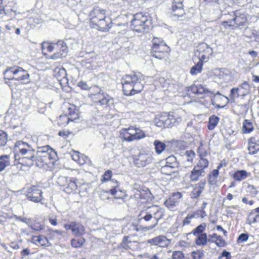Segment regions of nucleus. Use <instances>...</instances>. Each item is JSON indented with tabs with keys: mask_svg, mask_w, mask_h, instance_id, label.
Masks as SVG:
<instances>
[{
	"mask_svg": "<svg viewBox=\"0 0 259 259\" xmlns=\"http://www.w3.org/2000/svg\"><path fill=\"white\" fill-rule=\"evenodd\" d=\"M169 51V47L165 43H162L159 46H152L151 54L155 58L163 59L167 57Z\"/></svg>",
	"mask_w": 259,
	"mask_h": 259,
	"instance_id": "nucleus-8",
	"label": "nucleus"
},
{
	"mask_svg": "<svg viewBox=\"0 0 259 259\" xmlns=\"http://www.w3.org/2000/svg\"><path fill=\"white\" fill-rule=\"evenodd\" d=\"M206 183V182L205 179L202 180L197 184L195 187L202 192L205 187Z\"/></svg>",
	"mask_w": 259,
	"mask_h": 259,
	"instance_id": "nucleus-58",
	"label": "nucleus"
},
{
	"mask_svg": "<svg viewBox=\"0 0 259 259\" xmlns=\"http://www.w3.org/2000/svg\"><path fill=\"white\" fill-rule=\"evenodd\" d=\"M14 151L21 155H30L29 157H33V148L28 143L21 141L16 142Z\"/></svg>",
	"mask_w": 259,
	"mask_h": 259,
	"instance_id": "nucleus-10",
	"label": "nucleus"
},
{
	"mask_svg": "<svg viewBox=\"0 0 259 259\" xmlns=\"http://www.w3.org/2000/svg\"><path fill=\"white\" fill-rule=\"evenodd\" d=\"M182 194L180 192L174 193L164 202L165 205L169 209H172L177 205L180 199L182 197Z\"/></svg>",
	"mask_w": 259,
	"mask_h": 259,
	"instance_id": "nucleus-18",
	"label": "nucleus"
},
{
	"mask_svg": "<svg viewBox=\"0 0 259 259\" xmlns=\"http://www.w3.org/2000/svg\"><path fill=\"white\" fill-rule=\"evenodd\" d=\"M248 144V150L250 154H254L259 151V141L255 137L249 139Z\"/></svg>",
	"mask_w": 259,
	"mask_h": 259,
	"instance_id": "nucleus-21",
	"label": "nucleus"
},
{
	"mask_svg": "<svg viewBox=\"0 0 259 259\" xmlns=\"http://www.w3.org/2000/svg\"><path fill=\"white\" fill-rule=\"evenodd\" d=\"M85 239L84 238H80L78 239H72L71 244L72 247L74 248H78L81 247L84 243Z\"/></svg>",
	"mask_w": 259,
	"mask_h": 259,
	"instance_id": "nucleus-34",
	"label": "nucleus"
},
{
	"mask_svg": "<svg viewBox=\"0 0 259 259\" xmlns=\"http://www.w3.org/2000/svg\"><path fill=\"white\" fill-rule=\"evenodd\" d=\"M163 117L164 118V122L165 124V128L171 127V124L170 121L169 114L165 113V114L163 115Z\"/></svg>",
	"mask_w": 259,
	"mask_h": 259,
	"instance_id": "nucleus-54",
	"label": "nucleus"
},
{
	"mask_svg": "<svg viewBox=\"0 0 259 259\" xmlns=\"http://www.w3.org/2000/svg\"><path fill=\"white\" fill-rule=\"evenodd\" d=\"M136 133L134 134H125L124 135L125 141L131 142L136 140H140L145 137L146 135L144 132L141 129L137 128Z\"/></svg>",
	"mask_w": 259,
	"mask_h": 259,
	"instance_id": "nucleus-20",
	"label": "nucleus"
},
{
	"mask_svg": "<svg viewBox=\"0 0 259 259\" xmlns=\"http://www.w3.org/2000/svg\"><path fill=\"white\" fill-rule=\"evenodd\" d=\"M111 182L114 185L112 186L113 188L110 190L111 194L113 195H116L117 192V188L119 185V183L117 180L111 179Z\"/></svg>",
	"mask_w": 259,
	"mask_h": 259,
	"instance_id": "nucleus-45",
	"label": "nucleus"
},
{
	"mask_svg": "<svg viewBox=\"0 0 259 259\" xmlns=\"http://www.w3.org/2000/svg\"><path fill=\"white\" fill-rule=\"evenodd\" d=\"M69 178L64 176L59 177L58 179V183L60 185L65 188Z\"/></svg>",
	"mask_w": 259,
	"mask_h": 259,
	"instance_id": "nucleus-50",
	"label": "nucleus"
},
{
	"mask_svg": "<svg viewBox=\"0 0 259 259\" xmlns=\"http://www.w3.org/2000/svg\"><path fill=\"white\" fill-rule=\"evenodd\" d=\"M203 64L202 62L198 60L197 64L191 68L190 70V73L192 75H195L200 73L202 70Z\"/></svg>",
	"mask_w": 259,
	"mask_h": 259,
	"instance_id": "nucleus-32",
	"label": "nucleus"
},
{
	"mask_svg": "<svg viewBox=\"0 0 259 259\" xmlns=\"http://www.w3.org/2000/svg\"><path fill=\"white\" fill-rule=\"evenodd\" d=\"M163 209L157 205H152L143 210L139 214L141 220L143 219L146 222L152 221L153 224L148 226V230H152L158 224V221L163 216Z\"/></svg>",
	"mask_w": 259,
	"mask_h": 259,
	"instance_id": "nucleus-2",
	"label": "nucleus"
},
{
	"mask_svg": "<svg viewBox=\"0 0 259 259\" xmlns=\"http://www.w3.org/2000/svg\"><path fill=\"white\" fill-rule=\"evenodd\" d=\"M172 259H183L184 255L181 251H175L172 253Z\"/></svg>",
	"mask_w": 259,
	"mask_h": 259,
	"instance_id": "nucleus-53",
	"label": "nucleus"
},
{
	"mask_svg": "<svg viewBox=\"0 0 259 259\" xmlns=\"http://www.w3.org/2000/svg\"><path fill=\"white\" fill-rule=\"evenodd\" d=\"M202 192L200 190L195 187L193 190L190 193V196L192 198H197L200 196Z\"/></svg>",
	"mask_w": 259,
	"mask_h": 259,
	"instance_id": "nucleus-48",
	"label": "nucleus"
},
{
	"mask_svg": "<svg viewBox=\"0 0 259 259\" xmlns=\"http://www.w3.org/2000/svg\"><path fill=\"white\" fill-rule=\"evenodd\" d=\"M155 152L156 153L161 154L165 149V144L159 140H156L153 142Z\"/></svg>",
	"mask_w": 259,
	"mask_h": 259,
	"instance_id": "nucleus-28",
	"label": "nucleus"
},
{
	"mask_svg": "<svg viewBox=\"0 0 259 259\" xmlns=\"http://www.w3.org/2000/svg\"><path fill=\"white\" fill-rule=\"evenodd\" d=\"M143 81V76L140 73L124 75L121 80L124 94L132 96L140 93L144 88Z\"/></svg>",
	"mask_w": 259,
	"mask_h": 259,
	"instance_id": "nucleus-1",
	"label": "nucleus"
},
{
	"mask_svg": "<svg viewBox=\"0 0 259 259\" xmlns=\"http://www.w3.org/2000/svg\"><path fill=\"white\" fill-rule=\"evenodd\" d=\"M134 164L138 167H144L153 162L152 156L147 153H140L132 156Z\"/></svg>",
	"mask_w": 259,
	"mask_h": 259,
	"instance_id": "nucleus-7",
	"label": "nucleus"
},
{
	"mask_svg": "<svg viewBox=\"0 0 259 259\" xmlns=\"http://www.w3.org/2000/svg\"><path fill=\"white\" fill-rule=\"evenodd\" d=\"M50 152L44 153L40 155H36V160L37 161L41 160L42 162L46 163L47 159H51L50 155Z\"/></svg>",
	"mask_w": 259,
	"mask_h": 259,
	"instance_id": "nucleus-43",
	"label": "nucleus"
},
{
	"mask_svg": "<svg viewBox=\"0 0 259 259\" xmlns=\"http://www.w3.org/2000/svg\"><path fill=\"white\" fill-rule=\"evenodd\" d=\"M230 253L225 250L222 252L221 255L218 258L221 259L222 257H226V259H230Z\"/></svg>",
	"mask_w": 259,
	"mask_h": 259,
	"instance_id": "nucleus-63",
	"label": "nucleus"
},
{
	"mask_svg": "<svg viewBox=\"0 0 259 259\" xmlns=\"http://www.w3.org/2000/svg\"><path fill=\"white\" fill-rule=\"evenodd\" d=\"M93 98L96 100V102L100 103L102 105H107L112 101V98L106 93L102 91L96 94L92 95Z\"/></svg>",
	"mask_w": 259,
	"mask_h": 259,
	"instance_id": "nucleus-17",
	"label": "nucleus"
},
{
	"mask_svg": "<svg viewBox=\"0 0 259 259\" xmlns=\"http://www.w3.org/2000/svg\"><path fill=\"white\" fill-rule=\"evenodd\" d=\"M213 53L211 48L209 47L206 43L199 44L194 52V60L197 59L202 62H206L209 59V56Z\"/></svg>",
	"mask_w": 259,
	"mask_h": 259,
	"instance_id": "nucleus-5",
	"label": "nucleus"
},
{
	"mask_svg": "<svg viewBox=\"0 0 259 259\" xmlns=\"http://www.w3.org/2000/svg\"><path fill=\"white\" fill-rule=\"evenodd\" d=\"M247 191L249 193L252 197H255L258 192L256 188L253 185H250L247 186Z\"/></svg>",
	"mask_w": 259,
	"mask_h": 259,
	"instance_id": "nucleus-49",
	"label": "nucleus"
},
{
	"mask_svg": "<svg viewBox=\"0 0 259 259\" xmlns=\"http://www.w3.org/2000/svg\"><path fill=\"white\" fill-rule=\"evenodd\" d=\"M56 50L59 51L58 52L62 57H65L67 54L68 48L63 40H59L56 43Z\"/></svg>",
	"mask_w": 259,
	"mask_h": 259,
	"instance_id": "nucleus-25",
	"label": "nucleus"
},
{
	"mask_svg": "<svg viewBox=\"0 0 259 259\" xmlns=\"http://www.w3.org/2000/svg\"><path fill=\"white\" fill-rule=\"evenodd\" d=\"M217 178L213 177L212 176H211L210 175H209L208 176V183L210 185H214L217 184Z\"/></svg>",
	"mask_w": 259,
	"mask_h": 259,
	"instance_id": "nucleus-64",
	"label": "nucleus"
},
{
	"mask_svg": "<svg viewBox=\"0 0 259 259\" xmlns=\"http://www.w3.org/2000/svg\"><path fill=\"white\" fill-rule=\"evenodd\" d=\"M219 120V117L214 115L210 116L207 125L208 128L210 130H213L214 127L217 125Z\"/></svg>",
	"mask_w": 259,
	"mask_h": 259,
	"instance_id": "nucleus-30",
	"label": "nucleus"
},
{
	"mask_svg": "<svg viewBox=\"0 0 259 259\" xmlns=\"http://www.w3.org/2000/svg\"><path fill=\"white\" fill-rule=\"evenodd\" d=\"M147 242L151 245L165 248L167 247L169 245L171 241L165 236L161 235L147 240Z\"/></svg>",
	"mask_w": 259,
	"mask_h": 259,
	"instance_id": "nucleus-11",
	"label": "nucleus"
},
{
	"mask_svg": "<svg viewBox=\"0 0 259 259\" xmlns=\"http://www.w3.org/2000/svg\"><path fill=\"white\" fill-rule=\"evenodd\" d=\"M240 87L242 89H245L246 91V93H244L243 94V96H245L247 94V93H248L249 92L250 89V85L247 81H244L243 83H242L240 85Z\"/></svg>",
	"mask_w": 259,
	"mask_h": 259,
	"instance_id": "nucleus-56",
	"label": "nucleus"
},
{
	"mask_svg": "<svg viewBox=\"0 0 259 259\" xmlns=\"http://www.w3.org/2000/svg\"><path fill=\"white\" fill-rule=\"evenodd\" d=\"M235 16L232 19H230L224 21L223 24L225 27L227 26H233L235 25L237 27L245 26L248 24L247 14L245 13H240L239 11H236Z\"/></svg>",
	"mask_w": 259,
	"mask_h": 259,
	"instance_id": "nucleus-6",
	"label": "nucleus"
},
{
	"mask_svg": "<svg viewBox=\"0 0 259 259\" xmlns=\"http://www.w3.org/2000/svg\"><path fill=\"white\" fill-rule=\"evenodd\" d=\"M70 118L66 115H60L58 119V123L60 125H66L69 123Z\"/></svg>",
	"mask_w": 259,
	"mask_h": 259,
	"instance_id": "nucleus-40",
	"label": "nucleus"
},
{
	"mask_svg": "<svg viewBox=\"0 0 259 259\" xmlns=\"http://www.w3.org/2000/svg\"><path fill=\"white\" fill-rule=\"evenodd\" d=\"M169 114V117L170 119V121L171 124V126L172 125H178L180 122L182 121V119L180 117H178L176 116H175L173 114Z\"/></svg>",
	"mask_w": 259,
	"mask_h": 259,
	"instance_id": "nucleus-39",
	"label": "nucleus"
},
{
	"mask_svg": "<svg viewBox=\"0 0 259 259\" xmlns=\"http://www.w3.org/2000/svg\"><path fill=\"white\" fill-rule=\"evenodd\" d=\"M8 135L6 133L0 131V147L4 146L7 142Z\"/></svg>",
	"mask_w": 259,
	"mask_h": 259,
	"instance_id": "nucleus-41",
	"label": "nucleus"
},
{
	"mask_svg": "<svg viewBox=\"0 0 259 259\" xmlns=\"http://www.w3.org/2000/svg\"><path fill=\"white\" fill-rule=\"evenodd\" d=\"M129 237L128 236H124L122 239V242L120 243L119 245V249H123L125 250H128L130 249V247L128 245V242H131V241H128Z\"/></svg>",
	"mask_w": 259,
	"mask_h": 259,
	"instance_id": "nucleus-37",
	"label": "nucleus"
},
{
	"mask_svg": "<svg viewBox=\"0 0 259 259\" xmlns=\"http://www.w3.org/2000/svg\"><path fill=\"white\" fill-rule=\"evenodd\" d=\"M205 175L204 170L197 168L195 166L191 171L190 179L191 182H196L199 180L200 177H203Z\"/></svg>",
	"mask_w": 259,
	"mask_h": 259,
	"instance_id": "nucleus-23",
	"label": "nucleus"
},
{
	"mask_svg": "<svg viewBox=\"0 0 259 259\" xmlns=\"http://www.w3.org/2000/svg\"><path fill=\"white\" fill-rule=\"evenodd\" d=\"M187 89V91L189 94L191 93L197 95H206V97L210 96L213 94V93L207 89L205 85L201 84H194L191 86L188 87ZM205 97L206 96H204L202 98Z\"/></svg>",
	"mask_w": 259,
	"mask_h": 259,
	"instance_id": "nucleus-9",
	"label": "nucleus"
},
{
	"mask_svg": "<svg viewBox=\"0 0 259 259\" xmlns=\"http://www.w3.org/2000/svg\"><path fill=\"white\" fill-rule=\"evenodd\" d=\"M72 159L79 164H82L83 163L80 161V157L78 152H75L72 155Z\"/></svg>",
	"mask_w": 259,
	"mask_h": 259,
	"instance_id": "nucleus-62",
	"label": "nucleus"
},
{
	"mask_svg": "<svg viewBox=\"0 0 259 259\" xmlns=\"http://www.w3.org/2000/svg\"><path fill=\"white\" fill-rule=\"evenodd\" d=\"M164 119V118L163 117V115L156 117L154 119L155 124L158 127L165 128Z\"/></svg>",
	"mask_w": 259,
	"mask_h": 259,
	"instance_id": "nucleus-38",
	"label": "nucleus"
},
{
	"mask_svg": "<svg viewBox=\"0 0 259 259\" xmlns=\"http://www.w3.org/2000/svg\"><path fill=\"white\" fill-rule=\"evenodd\" d=\"M16 220L17 221L23 222V223L26 224L27 225H28V226L30 225V221H31L30 219H28L26 218H23L20 216H16Z\"/></svg>",
	"mask_w": 259,
	"mask_h": 259,
	"instance_id": "nucleus-57",
	"label": "nucleus"
},
{
	"mask_svg": "<svg viewBox=\"0 0 259 259\" xmlns=\"http://www.w3.org/2000/svg\"><path fill=\"white\" fill-rule=\"evenodd\" d=\"M16 12L3 5V0H0V19L2 21H8L15 18Z\"/></svg>",
	"mask_w": 259,
	"mask_h": 259,
	"instance_id": "nucleus-14",
	"label": "nucleus"
},
{
	"mask_svg": "<svg viewBox=\"0 0 259 259\" xmlns=\"http://www.w3.org/2000/svg\"><path fill=\"white\" fill-rule=\"evenodd\" d=\"M204 256V252L202 250H198L192 252V256L193 259H201Z\"/></svg>",
	"mask_w": 259,
	"mask_h": 259,
	"instance_id": "nucleus-46",
	"label": "nucleus"
},
{
	"mask_svg": "<svg viewBox=\"0 0 259 259\" xmlns=\"http://www.w3.org/2000/svg\"><path fill=\"white\" fill-rule=\"evenodd\" d=\"M184 0H173L171 6L172 13L178 17L182 16L185 12L183 10V2Z\"/></svg>",
	"mask_w": 259,
	"mask_h": 259,
	"instance_id": "nucleus-19",
	"label": "nucleus"
},
{
	"mask_svg": "<svg viewBox=\"0 0 259 259\" xmlns=\"http://www.w3.org/2000/svg\"><path fill=\"white\" fill-rule=\"evenodd\" d=\"M195 156V152L193 150L187 151L186 152V159L187 162L191 164Z\"/></svg>",
	"mask_w": 259,
	"mask_h": 259,
	"instance_id": "nucleus-44",
	"label": "nucleus"
},
{
	"mask_svg": "<svg viewBox=\"0 0 259 259\" xmlns=\"http://www.w3.org/2000/svg\"><path fill=\"white\" fill-rule=\"evenodd\" d=\"M209 162L205 158H201L197 165L195 166L197 168L204 170V168L208 167Z\"/></svg>",
	"mask_w": 259,
	"mask_h": 259,
	"instance_id": "nucleus-36",
	"label": "nucleus"
},
{
	"mask_svg": "<svg viewBox=\"0 0 259 259\" xmlns=\"http://www.w3.org/2000/svg\"><path fill=\"white\" fill-rule=\"evenodd\" d=\"M10 165L9 156L3 155L0 156V171H2Z\"/></svg>",
	"mask_w": 259,
	"mask_h": 259,
	"instance_id": "nucleus-29",
	"label": "nucleus"
},
{
	"mask_svg": "<svg viewBox=\"0 0 259 259\" xmlns=\"http://www.w3.org/2000/svg\"><path fill=\"white\" fill-rule=\"evenodd\" d=\"M112 22L111 18L105 16L104 18L100 20L99 22L93 26V27L96 28L102 31H108L112 27Z\"/></svg>",
	"mask_w": 259,
	"mask_h": 259,
	"instance_id": "nucleus-16",
	"label": "nucleus"
},
{
	"mask_svg": "<svg viewBox=\"0 0 259 259\" xmlns=\"http://www.w3.org/2000/svg\"><path fill=\"white\" fill-rule=\"evenodd\" d=\"M5 80H15L21 83H28L29 81V74L27 71L18 66L7 68L4 71Z\"/></svg>",
	"mask_w": 259,
	"mask_h": 259,
	"instance_id": "nucleus-4",
	"label": "nucleus"
},
{
	"mask_svg": "<svg viewBox=\"0 0 259 259\" xmlns=\"http://www.w3.org/2000/svg\"><path fill=\"white\" fill-rule=\"evenodd\" d=\"M112 176V172L111 170H108L105 172V173L103 175L102 177L103 179L102 181H108L111 179V177Z\"/></svg>",
	"mask_w": 259,
	"mask_h": 259,
	"instance_id": "nucleus-52",
	"label": "nucleus"
},
{
	"mask_svg": "<svg viewBox=\"0 0 259 259\" xmlns=\"http://www.w3.org/2000/svg\"><path fill=\"white\" fill-rule=\"evenodd\" d=\"M48 152H50V155L51 156V159H54L55 160L57 158V152L49 146L38 147L37 152V155H42V154H44V153Z\"/></svg>",
	"mask_w": 259,
	"mask_h": 259,
	"instance_id": "nucleus-22",
	"label": "nucleus"
},
{
	"mask_svg": "<svg viewBox=\"0 0 259 259\" xmlns=\"http://www.w3.org/2000/svg\"><path fill=\"white\" fill-rule=\"evenodd\" d=\"M64 228L66 230H71L72 234L76 236H82L85 232V228L82 224L75 222L65 225Z\"/></svg>",
	"mask_w": 259,
	"mask_h": 259,
	"instance_id": "nucleus-12",
	"label": "nucleus"
},
{
	"mask_svg": "<svg viewBox=\"0 0 259 259\" xmlns=\"http://www.w3.org/2000/svg\"><path fill=\"white\" fill-rule=\"evenodd\" d=\"M137 128H134L133 127H129L128 128H126L124 130V132H123L122 133V137L123 138V139L125 140V137H124V135H125V134H128L130 135V134H135L136 133V130H137Z\"/></svg>",
	"mask_w": 259,
	"mask_h": 259,
	"instance_id": "nucleus-55",
	"label": "nucleus"
},
{
	"mask_svg": "<svg viewBox=\"0 0 259 259\" xmlns=\"http://www.w3.org/2000/svg\"><path fill=\"white\" fill-rule=\"evenodd\" d=\"M206 225L205 224H202L197 226L192 231L193 235L195 236L200 235L202 234H205L203 232L205 230Z\"/></svg>",
	"mask_w": 259,
	"mask_h": 259,
	"instance_id": "nucleus-33",
	"label": "nucleus"
},
{
	"mask_svg": "<svg viewBox=\"0 0 259 259\" xmlns=\"http://www.w3.org/2000/svg\"><path fill=\"white\" fill-rule=\"evenodd\" d=\"M45 49H47L48 51L51 52L54 49H56V44H55L54 46H52L48 43H43L42 44V50H44Z\"/></svg>",
	"mask_w": 259,
	"mask_h": 259,
	"instance_id": "nucleus-51",
	"label": "nucleus"
},
{
	"mask_svg": "<svg viewBox=\"0 0 259 259\" xmlns=\"http://www.w3.org/2000/svg\"><path fill=\"white\" fill-rule=\"evenodd\" d=\"M41 194L42 191L40 189L35 186H32L29 189L26 196L30 200L38 202L42 198Z\"/></svg>",
	"mask_w": 259,
	"mask_h": 259,
	"instance_id": "nucleus-15",
	"label": "nucleus"
},
{
	"mask_svg": "<svg viewBox=\"0 0 259 259\" xmlns=\"http://www.w3.org/2000/svg\"><path fill=\"white\" fill-rule=\"evenodd\" d=\"M195 243L197 246H204L207 244V241L210 242V239H207L206 234L196 236Z\"/></svg>",
	"mask_w": 259,
	"mask_h": 259,
	"instance_id": "nucleus-27",
	"label": "nucleus"
},
{
	"mask_svg": "<svg viewBox=\"0 0 259 259\" xmlns=\"http://www.w3.org/2000/svg\"><path fill=\"white\" fill-rule=\"evenodd\" d=\"M248 239V235L247 234L242 233L239 236L238 238V240L244 242L247 241Z\"/></svg>",
	"mask_w": 259,
	"mask_h": 259,
	"instance_id": "nucleus-61",
	"label": "nucleus"
},
{
	"mask_svg": "<svg viewBox=\"0 0 259 259\" xmlns=\"http://www.w3.org/2000/svg\"><path fill=\"white\" fill-rule=\"evenodd\" d=\"M152 46H159V45H161L162 43H165L163 40H161V38L157 37L153 38L152 39Z\"/></svg>",
	"mask_w": 259,
	"mask_h": 259,
	"instance_id": "nucleus-59",
	"label": "nucleus"
},
{
	"mask_svg": "<svg viewBox=\"0 0 259 259\" xmlns=\"http://www.w3.org/2000/svg\"><path fill=\"white\" fill-rule=\"evenodd\" d=\"M249 176L245 170H238L232 175L233 179L236 181H242L245 180Z\"/></svg>",
	"mask_w": 259,
	"mask_h": 259,
	"instance_id": "nucleus-26",
	"label": "nucleus"
},
{
	"mask_svg": "<svg viewBox=\"0 0 259 259\" xmlns=\"http://www.w3.org/2000/svg\"><path fill=\"white\" fill-rule=\"evenodd\" d=\"M253 130V126L251 122L249 120H244L243 123L242 130L245 133H249Z\"/></svg>",
	"mask_w": 259,
	"mask_h": 259,
	"instance_id": "nucleus-31",
	"label": "nucleus"
},
{
	"mask_svg": "<svg viewBox=\"0 0 259 259\" xmlns=\"http://www.w3.org/2000/svg\"><path fill=\"white\" fill-rule=\"evenodd\" d=\"M39 244L43 246L48 247L51 245L48 238L44 235H39Z\"/></svg>",
	"mask_w": 259,
	"mask_h": 259,
	"instance_id": "nucleus-42",
	"label": "nucleus"
},
{
	"mask_svg": "<svg viewBox=\"0 0 259 259\" xmlns=\"http://www.w3.org/2000/svg\"><path fill=\"white\" fill-rule=\"evenodd\" d=\"M211 242H214L218 246L223 247L226 245V242L222 237L219 236L217 237L215 241H210Z\"/></svg>",
	"mask_w": 259,
	"mask_h": 259,
	"instance_id": "nucleus-47",
	"label": "nucleus"
},
{
	"mask_svg": "<svg viewBox=\"0 0 259 259\" xmlns=\"http://www.w3.org/2000/svg\"><path fill=\"white\" fill-rule=\"evenodd\" d=\"M77 188V186L75 180L73 178H69L64 190L67 193L70 194L75 192Z\"/></svg>",
	"mask_w": 259,
	"mask_h": 259,
	"instance_id": "nucleus-24",
	"label": "nucleus"
},
{
	"mask_svg": "<svg viewBox=\"0 0 259 259\" xmlns=\"http://www.w3.org/2000/svg\"><path fill=\"white\" fill-rule=\"evenodd\" d=\"M151 24V18L149 15L141 12L135 14L131 21L133 30L143 33L149 31Z\"/></svg>",
	"mask_w": 259,
	"mask_h": 259,
	"instance_id": "nucleus-3",
	"label": "nucleus"
},
{
	"mask_svg": "<svg viewBox=\"0 0 259 259\" xmlns=\"http://www.w3.org/2000/svg\"><path fill=\"white\" fill-rule=\"evenodd\" d=\"M78 87L82 90H88L90 89L88 84L84 81H80L77 84Z\"/></svg>",
	"mask_w": 259,
	"mask_h": 259,
	"instance_id": "nucleus-60",
	"label": "nucleus"
},
{
	"mask_svg": "<svg viewBox=\"0 0 259 259\" xmlns=\"http://www.w3.org/2000/svg\"><path fill=\"white\" fill-rule=\"evenodd\" d=\"M174 168V166L166 164L165 166L161 167V172L165 175L171 176L174 173V171L172 170Z\"/></svg>",
	"mask_w": 259,
	"mask_h": 259,
	"instance_id": "nucleus-35",
	"label": "nucleus"
},
{
	"mask_svg": "<svg viewBox=\"0 0 259 259\" xmlns=\"http://www.w3.org/2000/svg\"><path fill=\"white\" fill-rule=\"evenodd\" d=\"M105 16V11L104 10L98 7L94 8L89 14L91 23L92 24L93 26L94 25L100 20L104 18Z\"/></svg>",
	"mask_w": 259,
	"mask_h": 259,
	"instance_id": "nucleus-13",
	"label": "nucleus"
}]
</instances>
